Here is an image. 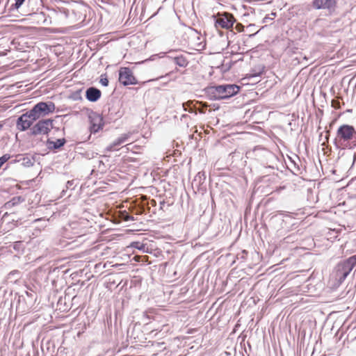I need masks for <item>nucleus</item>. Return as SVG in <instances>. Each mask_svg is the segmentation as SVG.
<instances>
[{"label": "nucleus", "instance_id": "a211bd4d", "mask_svg": "<svg viewBox=\"0 0 356 356\" xmlns=\"http://www.w3.org/2000/svg\"><path fill=\"white\" fill-rule=\"evenodd\" d=\"M21 278V272L18 270H14L10 272L7 277L6 281L11 283H16Z\"/></svg>", "mask_w": 356, "mask_h": 356}, {"label": "nucleus", "instance_id": "f8f14e48", "mask_svg": "<svg viewBox=\"0 0 356 356\" xmlns=\"http://www.w3.org/2000/svg\"><path fill=\"white\" fill-rule=\"evenodd\" d=\"M294 215H296V213H289V212H286V211H277V213H275V215L273 216V217L271 218V220H273L274 221L282 220V222H284V221L291 220L295 218Z\"/></svg>", "mask_w": 356, "mask_h": 356}, {"label": "nucleus", "instance_id": "de8ad7c7", "mask_svg": "<svg viewBox=\"0 0 356 356\" xmlns=\"http://www.w3.org/2000/svg\"><path fill=\"white\" fill-rule=\"evenodd\" d=\"M46 21H47L46 19H44V21H43V23L46 24Z\"/></svg>", "mask_w": 356, "mask_h": 356}, {"label": "nucleus", "instance_id": "c03bdc74", "mask_svg": "<svg viewBox=\"0 0 356 356\" xmlns=\"http://www.w3.org/2000/svg\"><path fill=\"white\" fill-rule=\"evenodd\" d=\"M135 231H138V229H136V230L129 229V230H128V232H135Z\"/></svg>", "mask_w": 356, "mask_h": 356}, {"label": "nucleus", "instance_id": "f3484780", "mask_svg": "<svg viewBox=\"0 0 356 356\" xmlns=\"http://www.w3.org/2000/svg\"><path fill=\"white\" fill-rule=\"evenodd\" d=\"M265 67L262 65H259L252 68L248 74L249 79L260 76L264 72Z\"/></svg>", "mask_w": 356, "mask_h": 356}, {"label": "nucleus", "instance_id": "9b49d317", "mask_svg": "<svg viewBox=\"0 0 356 356\" xmlns=\"http://www.w3.org/2000/svg\"><path fill=\"white\" fill-rule=\"evenodd\" d=\"M101 95V90L95 87H90L86 91V98L90 102H97L100 99Z\"/></svg>", "mask_w": 356, "mask_h": 356}, {"label": "nucleus", "instance_id": "ddd939ff", "mask_svg": "<svg viewBox=\"0 0 356 356\" xmlns=\"http://www.w3.org/2000/svg\"><path fill=\"white\" fill-rule=\"evenodd\" d=\"M206 179V175L204 172H199L194 177L192 181L193 188H196L197 190L200 191L202 189V185L204 184Z\"/></svg>", "mask_w": 356, "mask_h": 356}, {"label": "nucleus", "instance_id": "dca6fc26", "mask_svg": "<svg viewBox=\"0 0 356 356\" xmlns=\"http://www.w3.org/2000/svg\"><path fill=\"white\" fill-rule=\"evenodd\" d=\"M65 143L66 140L65 138H59L56 141H53L49 138L47 140V146L49 149H58L63 147Z\"/></svg>", "mask_w": 356, "mask_h": 356}, {"label": "nucleus", "instance_id": "7c9ffc66", "mask_svg": "<svg viewBox=\"0 0 356 356\" xmlns=\"http://www.w3.org/2000/svg\"><path fill=\"white\" fill-rule=\"evenodd\" d=\"M22 245V243L21 241H17L13 245V248L17 251H19L21 248V246Z\"/></svg>", "mask_w": 356, "mask_h": 356}, {"label": "nucleus", "instance_id": "2eb2a0df", "mask_svg": "<svg viewBox=\"0 0 356 356\" xmlns=\"http://www.w3.org/2000/svg\"><path fill=\"white\" fill-rule=\"evenodd\" d=\"M170 60L181 67H186L188 65L187 58L181 54H176V56H170Z\"/></svg>", "mask_w": 356, "mask_h": 356}, {"label": "nucleus", "instance_id": "e433bc0d", "mask_svg": "<svg viewBox=\"0 0 356 356\" xmlns=\"http://www.w3.org/2000/svg\"><path fill=\"white\" fill-rule=\"evenodd\" d=\"M126 220H133V218L129 216V214H127V217L125 218Z\"/></svg>", "mask_w": 356, "mask_h": 356}, {"label": "nucleus", "instance_id": "72a5a7b5", "mask_svg": "<svg viewBox=\"0 0 356 356\" xmlns=\"http://www.w3.org/2000/svg\"><path fill=\"white\" fill-rule=\"evenodd\" d=\"M138 245H139L138 242H134V243H132L131 246L134 247V248H136L138 249H140V248L138 247Z\"/></svg>", "mask_w": 356, "mask_h": 356}, {"label": "nucleus", "instance_id": "6ab92c4d", "mask_svg": "<svg viewBox=\"0 0 356 356\" xmlns=\"http://www.w3.org/2000/svg\"><path fill=\"white\" fill-rule=\"evenodd\" d=\"M25 201L24 197L22 196H15L10 201L7 202L5 204L6 208H11L17 206Z\"/></svg>", "mask_w": 356, "mask_h": 356}, {"label": "nucleus", "instance_id": "cd10ccee", "mask_svg": "<svg viewBox=\"0 0 356 356\" xmlns=\"http://www.w3.org/2000/svg\"><path fill=\"white\" fill-rule=\"evenodd\" d=\"M247 254L248 252L246 250H243L241 253L237 254L236 257L238 259H241V261H243L245 260Z\"/></svg>", "mask_w": 356, "mask_h": 356}, {"label": "nucleus", "instance_id": "393cba45", "mask_svg": "<svg viewBox=\"0 0 356 356\" xmlns=\"http://www.w3.org/2000/svg\"><path fill=\"white\" fill-rule=\"evenodd\" d=\"M10 159V155L9 154H5L2 156H1L0 157V168Z\"/></svg>", "mask_w": 356, "mask_h": 356}, {"label": "nucleus", "instance_id": "39448f33", "mask_svg": "<svg viewBox=\"0 0 356 356\" xmlns=\"http://www.w3.org/2000/svg\"><path fill=\"white\" fill-rule=\"evenodd\" d=\"M215 26H218L229 29L232 28L236 22L234 15L232 13L223 12L218 13L216 15H213Z\"/></svg>", "mask_w": 356, "mask_h": 356}, {"label": "nucleus", "instance_id": "f257e3e1", "mask_svg": "<svg viewBox=\"0 0 356 356\" xmlns=\"http://www.w3.org/2000/svg\"><path fill=\"white\" fill-rule=\"evenodd\" d=\"M239 90L240 86L236 84H222L207 87L204 94L210 100H221L236 95Z\"/></svg>", "mask_w": 356, "mask_h": 356}, {"label": "nucleus", "instance_id": "58836bf2", "mask_svg": "<svg viewBox=\"0 0 356 356\" xmlns=\"http://www.w3.org/2000/svg\"><path fill=\"white\" fill-rule=\"evenodd\" d=\"M157 55L154 54V55H152L150 56V58H149V60H154V58L156 57Z\"/></svg>", "mask_w": 356, "mask_h": 356}, {"label": "nucleus", "instance_id": "4be33fe9", "mask_svg": "<svg viewBox=\"0 0 356 356\" xmlns=\"http://www.w3.org/2000/svg\"><path fill=\"white\" fill-rule=\"evenodd\" d=\"M54 11L58 17L63 16L65 18H67L69 17L70 10L65 8L58 7L54 10Z\"/></svg>", "mask_w": 356, "mask_h": 356}, {"label": "nucleus", "instance_id": "423d86ee", "mask_svg": "<svg viewBox=\"0 0 356 356\" xmlns=\"http://www.w3.org/2000/svg\"><path fill=\"white\" fill-rule=\"evenodd\" d=\"M54 120L51 119H42L31 127L32 135H47L53 129Z\"/></svg>", "mask_w": 356, "mask_h": 356}, {"label": "nucleus", "instance_id": "20e7f679", "mask_svg": "<svg viewBox=\"0 0 356 356\" xmlns=\"http://www.w3.org/2000/svg\"><path fill=\"white\" fill-rule=\"evenodd\" d=\"M55 109V104L53 102L48 101L36 104L29 111L33 119L37 120L54 113Z\"/></svg>", "mask_w": 356, "mask_h": 356}, {"label": "nucleus", "instance_id": "7ed1b4c3", "mask_svg": "<svg viewBox=\"0 0 356 356\" xmlns=\"http://www.w3.org/2000/svg\"><path fill=\"white\" fill-rule=\"evenodd\" d=\"M337 138L340 141L347 142L346 147L349 149L356 147V131L352 125H341L337 131Z\"/></svg>", "mask_w": 356, "mask_h": 356}, {"label": "nucleus", "instance_id": "412c9836", "mask_svg": "<svg viewBox=\"0 0 356 356\" xmlns=\"http://www.w3.org/2000/svg\"><path fill=\"white\" fill-rule=\"evenodd\" d=\"M78 183V181L75 179L67 181L65 185L66 189H63L61 192V197H63L65 195L67 189L74 190Z\"/></svg>", "mask_w": 356, "mask_h": 356}, {"label": "nucleus", "instance_id": "4c0bfd02", "mask_svg": "<svg viewBox=\"0 0 356 356\" xmlns=\"http://www.w3.org/2000/svg\"><path fill=\"white\" fill-rule=\"evenodd\" d=\"M38 17H40V19L41 17H42V18H43V17H44V13H42V12H41V13H40L39 14H38Z\"/></svg>", "mask_w": 356, "mask_h": 356}, {"label": "nucleus", "instance_id": "1a4fd4ad", "mask_svg": "<svg viewBox=\"0 0 356 356\" xmlns=\"http://www.w3.org/2000/svg\"><path fill=\"white\" fill-rule=\"evenodd\" d=\"M119 81L123 86L136 85L138 81L129 67H121L119 70Z\"/></svg>", "mask_w": 356, "mask_h": 356}, {"label": "nucleus", "instance_id": "f03ea898", "mask_svg": "<svg viewBox=\"0 0 356 356\" xmlns=\"http://www.w3.org/2000/svg\"><path fill=\"white\" fill-rule=\"evenodd\" d=\"M355 265L356 254L338 263L331 274V279L334 282V286H339L341 284Z\"/></svg>", "mask_w": 356, "mask_h": 356}, {"label": "nucleus", "instance_id": "09e8293b", "mask_svg": "<svg viewBox=\"0 0 356 356\" xmlns=\"http://www.w3.org/2000/svg\"><path fill=\"white\" fill-rule=\"evenodd\" d=\"M65 230H68V229H69V228H68V227H65Z\"/></svg>", "mask_w": 356, "mask_h": 356}, {"label": "nucleus", "instance_id": "bb28decb", "mask_svg": "<svg viewBox=\"0 0 356 356\" xmlns=\"http://www.w3.org/2000/svg\"><path fill=\"white\" fill-rule=\"evenodd\" d=\"M338 234V230L336 228H330V230L328 232V234L330 235V238H337Z\"/></svg>", "mask_w": 356, "mask_h": 356}, {"label": "nucleus", "instance_id": "8fccbe9b", "mask_svg": "<svg viewBox=\"0 0 356 356\" xmlns=\"http://www.w3.org/2000/svg\"><path fill=\"white\" fill-rule=\"evenodd\" d=\"M112 223L117 222L116 221H111Z\"/></svg>", "mask_w": 356, "mask_h": 356}, {"label": "nucleus", "instance_id": "aec40b11", "mask_svg": "<svg viewBox=\"0 0 356 356\" xmlns=\"http://www.w3.org/2000/svg\"><path fill=\"white\" fill-rule=\"evenodd\" d=\"M20 158L18 159V161H22V164L25 167H30L33 165L34 159L33 158H30L29 156H24L22 155H19Z\"/></svg>", "mask_w": 356, "mask_h": 356}, {"label": "nucleus", "instance_id": "37998d69", "mask_svg": "<svg viewBox=\"0 0 356 356\" xmlns=\"http://www.w3.org/2000/svg\"><path fill=\"white\" fill-rule=\"evenodd\" d=\"M72 225V224H71V223L67 224V227H68L69 228H71Z\"/></svg>", "mask_w": 356, "mask_h": 356}, {"label": "nucleus", "instance_id": "c85d7f7f", "mask_svg": "<svg viewBox=\"0 0 356 356\" xmlns=\"http://www.w3.org/2000/svg\"><path fill=\"white\" fill-rule=\"evenodd\" d=\"M177 51H177V50H176V49H171V50H170V51L168 52V54H169V55H168V56H167V58H168V59H170V56H176V54H179L177 53Z\"/></svg>", "mask_w": 356, "mask_h": 356}, {"label": "nucleus", "instance_id": "0eeeda50", "mask_svg": "<svg viewBox=\"0 0 356 356\" xmlns=\"http://www.w3.org/2000/svg\"><path fill=\"white\" fill-rule=\"evenodd\" d=\"M88 118L90 121L89 130L91 134H96L103 129L104 122L100 114L96 112H92L89 114Z\"/></svg>", "mask_w": 356, "mask_h": 356}, {"label": "nucleus", "instance_id": "473e14b6", "mask_svg": "<svg viewBox=\"0 0 356 356\" xmlns=\"http://www.w3.org/2000/svg\"><path fill=\"white\" fill-rule=\"evenodd\" d=\"M167 54L168 52H160L159 54H156L159 58H167Z\"/></svg>", "mask_w": 356, "mask_h": 356}, {"label": "nucleus", "instance_id": "c756f323", "mask_svg": "<svg viewBox=\"0 0 356 356\" xmlns=\"http://www.w3.org/2000/svg\"><path fill=\"white\" fill-rule=\"evenodd\" d=\"M332 106L335 109H339L340 108V103L338 100L333 99L332 101Z\"/></svg>", "mask_w": 356, "mask_h": 356}, {"label": "nucleus", "instance_id": "a19ab883", "mask_svg": "<svg viewBox=\"0 0 356 356\" xmlns=\"http://www.w3.org/2000/svg\"><path fill=\"white\" fill-rule=\"evenodd\" d=\"M257 33H258V31H257V32H256V33H254L250 34L249 36H250V38H252V37L254 36Z\"/></svg>", "mask_w": 356, "mask_h": 356}, {"label": "nucleus", "instance_id": "9d476101", "mask_svg": "<svg viewBox=\"0 0 356 356\" xmlns=\"http://www.w3.org/2000/svg\"><path fill=\"white\" fill-rule=\"evenodd\" d=\"M33 117L31 116L30 111H27L25 113L21 115L17 120L16 127L20 131H24L27 130L33 124V122L35 121Z\"/></svg>", "mask_w": 356, "mask_h": 356}, {"label": "nucleus", "instance_id": "a878e982", "mask_svg": "<svg viewBox=\"0 0 356 356\" xmlns=\"http://www.w3.org/2000/svg\"><path fill=\"white\" fill-rule=\"evenodd\" d=\"M191 104H192V102H187L184 103L183 104L184 110V111H187L189 113H193V108L191 106Z\"/></svg>", "mask_w": 356, "mask_h": 356}, {"label": "nucleus", "instance_id": "2f4dec72", "mask_svg": "<svg viewBox=\"0 0 356 356\" xmlns=\"http://www.w3.org/2000/svg\"><path fill=\"white\" fill-rule=\"evenodd\" d=\"M26 294L28 297H30L32 299H33L34 297L35 296V293L32 290H31L30 291H26Z\"/></svg>", "mask_w": 356, "mask_h": 356}, {"label": "nucleus", "instance_id": "ea45409f", "mask_svg": "<svg viewBox=\"0 0 356 356\" xmlns=\"http://www.w3.org/2000/svg\"><path fill=\"white\" fill-rule=\"evenodd\" d=\"M172 72H170V73H167L164 76H161L160 77V79L163 78V77H165V76H168Z\"/></svg>", "mask_w": 356, "mask_h": 356}, {"label": "nucleus", "instance_id": "f704fd0d", "mask_svg": "<svg viewBox=\"0 0 356 356\" xmlns=\"http://www.w3.org/2000/svg\"><path fill=\"white\" fill-rule=\"evenodd\" d=\"M165 205V202L164 201L160 202V209H163V207Z\"/></svg>", "mask_w": 356, "mask_h": 356}, {"label": "nucleus", "instance_id": "5701e85b", "mask_svg": "<svg viewBox=\"0 0 356 356\" xmlns=\"http://www.w3.org/2000/svg\"><path fill=\"white\" fill-rule=\"evenodd\" d=\"M24 1L25 0H15V3L11 5L10 10H17L24 3Z\"/></svg>", "mask_w": 356, "mask_h": 356}, {"label": "nucleus", "instance_id": "49530a36", "mask_svg": "<svg viewBox=\"0 0 356 356\" xmlns=\"http://www.w3.org/2000/svg\"><path fill=\"white\" fill-rule=\"evenodd\" d=\"M270 15H273V16H275V13H272Z\"/></svg>", "mask_w": 356, "mask_h": 356}, {"label": "nucleus", "instance_id": "6e6552de", "mask_svg": "<svg viewBox=\"0 0 356 356\" xmlns=\"http://www.w3.org/2000/svg\"><path fill=\"white\" fill-rule=\"evenodd\" d=\"M312 6L316 10H327L332 14L335 12L337 0H313Z\"/></svg>", "mask_w": 356, "mask_h": 356}, {"label": "nucleus", "instance_id": "4468645a", "mask_svg": "<svg viewBox=\"0 0 356 356\" xmlns=\"http://www.w3.org/2000/svg\"><path fill=\"white\" fill-rule=\"evenodd\" d=\"M130 136V134H123L120 136H119L117 139H115L113 143H111L109 146L107 147V150L108 151H115L117 150L115 148L116 146H119L121 144L127 141L128 138Z\"/></svg>", "mask_w": 356, "mask_h": 356}, {"label": "nucleus", "instance_id": "79ce46f5", "mask_svg": "<svg viewBox=\"0 0 356 356\" xmlns=\"http://www.w3.org/2000/svg\"><path fill=\"white\" fill-rule=\"evenodd\" d=\"M39 220H40V218L35 219V220H34L33 222H38V221H39Z\"/></svg>", "mask_w": 356, "mask_h": 356}, {"label": "nucleus", "instance_id": "c9c22d12", "mask_svg": "<svg viewBox=\"0 0 356 356\" xmlns=\"http://www.w3.org/2000/svg\"><path fill=\"white\" fill-rule=\"evenodd\" d=\"M270 19L272 20L273 18L269 17H265L264 19V22H267L268 20H270Z\"/></svg>", "mask_w": 356, "mask_h": 356}, {"label": "nucleus", "instance_id": "b1692460", "mask_svg": "<svg viewBox=\"0 0 356 356\" xmlns=\"http://www.w3.org/2000/svg\"><path fill=\"white\" fill-rule=\"evenodd\" d=\"M99 83L103 86H108V79L107 78L106 74H103L100 76Z\"/></svg>", "mask_w": 356, "mask_h": 356}, {"label": "nucleus", "instance_id": "a18cd8bd", "mask_svg": "<svg viewBox=\"0 0 356 356\" xmlns=\"http://www.w3.org/2000/svg\"><path fill=\"white\" fill-rule=\"evenodd\" d=\"M3 127V124L0 122V130L2 129Z\"/></svg>", "mask_w": 356, "mask_h": 356}]
</instances>
